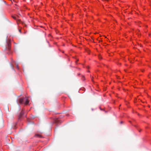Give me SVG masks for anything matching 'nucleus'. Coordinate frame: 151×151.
<instances>
[{
  "label": "nucleus",
  "instance_id": "nucleus-1",
  "mask_svg": "<svg viewBox=\"0 0 151 151\" xmlns=\"http://www.w3.org/2000/svg\"><path fill=\"white\" fill-rule=\"evenodd\" d=\"M19 103L22 104L23 103H24L25 104H27L29 102L28 99L27 98H21L19 99Z\"/></svg>",
  "mask_w": 151,
  "mask_h": 151
},
{
  "label": "nucleus",
  "instance_id": "nucleus-2",
  "mask_svg": "<svg viewBox=\"0 0 151 151\" xmlns=\"http://www.w3.org/2000/svg\"><path fill=\"white\" fill-rule=\"evenodd\" d=\"M23 114H24L23 112L22 111L20 114V115H19L20 117H21L23 115Z\"/></svg>",
  "mask_w": 151,
  "mask_h": 151
},
{
  "label": "nucleus",
  "instance_id": "nucleus-3",
  "mask_svg": "<svg viewBox=\"0 0 151 151\" xmlns=\"http://www.w3.org/2000/svg\"><path fill=\"white\" fill-rule=\"evenodd\" d=\"M35 136L36 137H41V136L39 135V134H36Z\"/></svg>",
  "mask_w": 151,
  "mask_h": 151
},
{
  "label": "nucleus",
  "instance_id": "nucleus-4",
  "mask_svg": "<svg viewBox=\"0 0 151 151\" xmlns=\"http://www.w3.org/2000/svg\"><path fill=\"white\" fill-rule=\"evenodd\" d=\"M8 47H8V49L9 50L10 49L9 47L10 46V43H8Z\"/></svg>",
  "mask_w": 151,
  "mask_h": 151
},
{
  "label": "nucleus",
  "instance_id": "nucleus-5",
  "mask_svg": "<svg viewBox=\"0 0 151 151\" xmlns=\"http://www.w3.org/2000/svg\"><path fill=\"white\" fill-rule=\"evenodd\" d=\"M12 17L15 19H16V17H15L12 16Z\"/></svg>",
  "mask_w": 151,
  "mask_h": 151
},
{
  "label": "nucleus",
  "instance_id": "nucleus-6",
  "mask_svg": "<svg viewBox=\"0 0 151 151\" xmlns=\"http://www.w3.org/2000/svg\"><path fill=\"white\" fill-rule=\"evenodd\" d=\"M99 58L100 59H101V56H99Z\"/></svg>",
  "mask_w": 151,
  "mask_h": 151
},
{
  "label": "nucleus",
  "instance_id": "nucleus-7",
  "mask_svg": "<svg viewBox=\"0 0 151 151\" xmlns=\"http://www.w3.org/2000/svg\"><path fill=\"white\" fill-rule=\"evenodd\" d=\"M6 108L7 109H8V107L7 106L6 107Z\"/></svg>",
  "mask_w": 151,
  "mask_h": 151
},
{
  "label": "nucleus",
  "instance_id": "nucleus-8",
  "mask_svg": "<svg viewBox=\"0 0 151 151\" xmlns=\"http://www.w3.org/2000/svg\"><path fill=\"white\" fill-rule=\"evenodd\" d=\"M19 31L20 32H21V30L19 29Z\"/></svg>",
  "mask_w": 151,
  "mask_h": 151
},
{
  "label": "nucleus",
  "instance_id": "nucleus-9",
  "mask_svg": "<svg viewBox=\"0 0 151 151\" xmlns=\"http://www.w3.org/2000/svg\"><path fill=\"white\" fill-rule=\"evenodd\" d=\"M121 123H122V121L121 122Z\"/></svg>",
  "mask_w": 151,
  "mask_h": 151
},
{
  "label": "nucleus",
  "instance_id": "nucleus-10",
  "mask_svg": "<svg viewBox=\"0 0 151 151\" xmlns=\"http://www.w3.org/2000/svg\"><path fill=\"white\" fill-rule=\"evenodd\" d=\"M106 1H108V0H106Z\"/></svg>",
  "mask_w": 151,
  "mask_h": 151
}]
</instances>
